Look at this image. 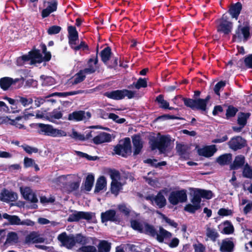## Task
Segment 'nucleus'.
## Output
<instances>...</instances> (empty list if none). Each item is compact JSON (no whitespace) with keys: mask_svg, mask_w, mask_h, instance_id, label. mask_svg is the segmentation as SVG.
<instances>
[{"mask_svg":"<svg viewBox=\"0 0 252 252\" xmlns=\"http://www.w3.org/2000/svg\"><path fill=\"white\" fill-rule=\"evenodd\" d=\"M245 162V158L243 155H240L235 157L234 160L230 165L231 170H237L243 166Z\"/></svg>","mask_w":252,"mask_h":252,"instance_id":"obj_26","label":"nucleus"},{"mask_svg":"<svg viewBox=\"0 0 252 252\" xmlns=\"http://www.w3.org/2000/svg\"><path fill=\"white\" fill-rule=\"evenodd\" d=\"M131 138L133 146V156H136L141 152L143 147V143L141 136L139 134H134L132 136Z\"/></svg>","mask_w":252,"mask_h":252,"instance_id":"obj_16","label":"nucleus"},{"mask_svg":"<svg viewBox=\"0 0 252 252\" xmlns=\"http://www.w3.org/2000/svg\"><path fill=\"white\" fill-rule=\"evenodd\" d=\"M242 176L244 178L252 179V167L247 163L243 169Z\"/></svg>","mask_w":252,"mask_h":252,"instance_id":"obj_44","label":"nucleus"},{"mask_svg":"<svg viewBox=\"0 0 252 252\" xmlns=\"http://www.w3.org/2000/svg\"><path fill=\"white\" fill-rule=\"evenodd\" d=\"M6 119H8L7 122H8L10 125L14 126L19 129L25 128V126L23 125V122L22 123L18 122L23 119V117L18 116L16 117L15 119H11L8 117H6Z\"/></svg>","mask_w":252,"mask_h":252,"instance_id":"obj_39","label":"nucleus"},{"mask_svg":"<svg viewBox=\"0 0 252 252\" xmlns=\"http://www.w3.org/2000/svg\"><path fill=\"white\" fill-rule=\"evenodd\" d=\"M135 83V88L137 90L141 88H146L147 87V81L146 78H139Z\"/></svg>","mask_w":252,"mask_h":252,"instance_id":"obj_55","label":"nucleus"},{"mask_svg":"<svg viewBox=\"0 0 252 252\" xmlns=\"http://www.w3.org/2000/svg\"><path fill=\"white\" fill-rule=\"evenodd\" d=\"M106 180L105 177L102 176L98 178L95 184V189L94 190V193H97L101 190L103 189L106 187Z\"/></svg>","mask_w":252,"mask_h":252,"instance_id":"obj_34","label":"nucleus"},{"mask_svg":"<svg viewBox=\"0 0 252 252\" xmlns=\"http://www.w3.org/2000/svg\"><path fill=\"white\" fill-rule=\"evenodd\" d=\"M19 242V237L16 232L11 231L7 235L5 243L7 244L14 243L17 244Z\"/></svg>","mask_w":252,"mask_h":252,"instance_id":"obj_40","label":"nucleus"},{"mask_svg":"<svg viewBox=\"0 0 252 252\" xmlns=\"http://www.w3.org/2000/svg\"><path fill=\"white\" fill-rule=\"evenodd\" d=\"M98 53V45H97L96 47V54L94 59L90 58L87 62V64L88 65L89 67L86 68L84 69L85 72L87 74H92L94 73L95 72V68L93 66L92 63L94 62V64L96 65L98 62L97 54Z\"/></svg>","mask_w":252,"mask_h":252,"instance_id":"obj_27","label":"nucleus"},{"mask_svg":"<svg viewBox=\"0 0 252 252\" xmlns=\"http://www.w3.org/2000/svg\"><path fill=\"white\" fill-rule=\"evenodd\" d=\"M58 240L62 245L67 249H71L75 245L74 236H68L66 232H63L58 236Z\"/></svg>","mask_w":252,"mask_h":252,"instance_id":"obj_14","label":"nucleus"},{"mask_svg":"<svg viewBox=\"0 0 252 252\" xmlns=\"http://www.w3.org/2000/svg\"><path fill=\"white\" fill-rule=\"evenodd\" d=\"M86 118L85 112L82 110L75 111L68 114V120L69 121H80Z\"/></svg>","mask_w":252,"mask_h":252,"instance_id":"obj_31","label":"nucleus"},{"mask_svg":"<svg viewBox=\"0 0 252 252\" xmlns=\"http://www.w3.org/2000/svg\"><path fill=\"white\" fill-rule=\"evenodd\" d=\"M42 80V85L43 86H50L55 83V80L51 76L41 75L40 77Z\"/></svg>","mask_w":252,"mask_h":252,"instance_id":"obj_41","label":"nucleus"},{"mask_svg":"<svg viewBox=\"0 0 252 252\" xmlns=\"http://www.w3.org/2000/svg\"><path fill=\"white\" fill-rule=\"evenodd\" d=\"M155 101L159 104V107L162 109H166L168 108L169 102L164 99V95L159 94L157 96Z\"/></svg>","mask_w":252,"mask_h":252,"instance_id":"obj_45","label":"nucleus"},{"mask_svg":"<svg viewBox=\"0 0 252 252\" xmlns=\"http://www.w3.org/2000/svg\"><path fill=\"white\" fill-rule=\"evenodd\" d=\"M145 233L152 237L156 236L157 240L159 243H163L164 239H170L172 234L169 231L160 226L159 228V233H158L155 227L148 223L145 224Z\"/></svg>","mask_w":252,"mask_h":252,"instance_id":"obj_4","label":"nucleus"},{"mask_svg":"<svg viewBox=\"0 0 252 252\" xmlns=\"http://www.w3.org/2000/svg\"><path fill=\"white\" fill-rule=\"evenodd\" d=\"M226 85L225 81H220L218 82L215 86L214 91L215 93L218 95L220 96V90L222 88L225 87Z\"/></svg>","mask_w":252,"mask_h":252,"instance_id":"obj_58","label":"nucleus"},{"mask_svg":"<svg viewBox=\"0 0 252 252\" xmlns=\"http://www.w3.org/2000/svg\"><path fill=\"white\" fill-rule=\"evenodd\" d=\"M74 241L75 244L78 243L82 246L85 245L88 243V239L81 234H78L74 237Z\"/></svg>","mask_w":252,"mask_h":252,"instance_id":"obj_54","label":"nucleus"},{"mask_svg":"<svg viewBox=\"0 0 252 252\" xmlns=\"http://www.w3.org/2000/svg\"><path fill=\"white\" fill-rule=\"evenodd\" d=\"M112 54V50L110 47L107 46L104 48L100 53L102 62L106 64L110 60Z\"/></svg>","mask_w":252,"mask_h":252,"instance_id":"obj_33","label":"nucleus"},{"mask_svg":"<svg viewBox=\"0 0 252 252\" xmlns=\"http://www.w3.org/2000/svg\"><path fill=\"white\" fill-rule=\"evenodd\" d=\"M236 66L241 69H244L246 67L252 69V54H249L238 60L236 62Z\"/></svg>","mask_w":252,"mask_h":252,"instance_id":"obj_19","label":"nucleus"},{"mask_svg":"<svg viewBox=\"0 0 252 252\" xmlns=\"http://www.w3.org/2000/svg\"><path fill=\"white\" fill-rule=\"evenodd\" d=\"M191 204H188L184 207V210L191 214H194L195 212L201 208V204L198 201L194 200V197L193 196L191 199Z\"/></svg>","mask_w":252,"mask_h":252,"instance_id":"obj_28","label":"nucleus"},{"mask_svg":"<svg viewBox=\"0 0 252 252\" xmlns=\"http://www.w3.org/2000/svg\"><path fill=\"white\" fill-rule=\"evenodd\" d=\"M217 149L216 145L205 146L202 148L197 150V153L200 156L206 158H210L214 155Z\"/></svg>","mask_w":252,"mask_h":252,"instance_id":"obj_20","label":"nucleus"},{"mask_svg":"<svg viewBox=\"0 0 252 252\" xmlns=\"http://www.w3.org/2000/svg\"><path fill=\"white\" fill-rule=\"evenodd\" d=\"M187 191L185 189L172 191L170 192L168 200L173 205H176L179 203H183L187 201Z\"/></svg>","mask_w":252,"mask_h":252,"instance_id":"obj_9","label":"nucleus"},{"mask_svg":"<svg viewBox=\"0 0 252 252\" xmlns=\"http://www.w3.org/2000/svg\"><path fill=\"white\" fill-rule=\"evenodd\" d=\"M229 147L234 151L242 149L247 146V140L241 136L233 137L228 142Z\"/></svg>","mask_w":252,"mask_h":252,"instance_id":"obj_12","label":"nucleus"},{"mask_svg":"<svg viewBox=\"0 0 252 252\" xmlns=\"http://www.w3.org/2000/svg\"><path fill=\"white\" fill-rule=\"evenodd\" d=\"M171 138L168 135H161L158 138L153 137L149 140L151 150L158 149L161 154L164 153L171 143Z\"/></svg>","mask_w":252,"mask_h":252,"instance_id":"obj_3","label":"nucleus"},{"mask_svg":"<svg viewBox=\"0 0 252 252\" xmlns=\"http://www.w3.org/2000/svg\"><path fill=\"white\" fill-rule=\"evenodd\" d=\"M223 224L224 225L226 226L223 228L221 233L228 235L232 234L234 232V228L230 221L225 220L223 222Z\"/></svg>","mask_w":252,"mask_h":252,"instance_id":"obj_43","label":"nucleus"},{"mask_svg":"<svg viewBox=\"0 0 252 252\" xmlns=\"http://www.w3.org/2000/svg\"><path fill=\"white\" fill-rule=\"evenodd\" d=\"M232 238H226L222 240L220 250L221 252H233L234 244Z\"/></svg>","mask_w":252,"mask_h":252,"instance_id":"obj_25","label":"nucleus"},{"mask_svg":"<svg viewBox=\"0 0 252 252\" xmlns=\"http://www.w3.org/2000/svg\"><path fill=\"white\" fill-rule=\"evenodd\" d=\"M71 212L73 213L69 215L67 220L68 222H78L81 220H85L88 222H97L95 213L94 212L76 210H71Z\"/></svg>","mask_w":252,"mask_h":252,"instance_id":"obj_5","label":"nucleus"},{"mask_svg":"<svg viewBox=\"0 0 252 252\" xmlns=\"http://www.w3.org/2000/svg\"><path fill=\"white\" fill-rule=\"evenodd\" d=\"M157 213L159 214L161 216L162 219L165 221V222L168 223L170 226L174 227L177 228L178 227V223L174 221V220H172L168 218L167 217H166L165 215L161 213H159L158 211H157Z\"/></svg>","mask_w":252,"mask_h":252,"instance_id":"obj_59","label":"nucleus"},{"mask_svg":"<svg viewBox=\"0 0 252 252\" xmlns=\"http://www.w3.org/2000/svg\"><path fill=\"white\" fill-rule=\"evenodd\" d=\"M176 149L179 155L183 157L187 154L188 147L187 146L178 143L176 145Z\"/></svg>","mask_w":252,"mask_h":252,"instance_id":"obj_50","label":"nucleus"},{"mask_svg":"<svg viewBox=\"0 0 252 252\" xmlns=\"http://www.w3.org/2000/svg\"><path fill=\"white\" fill-rule=\"evenodd\" d=\"M121 183L118 181H112L111 183V191L112 193L117 195L120 190Z\"/></svg>","mask_w":252,"mask_h":252,"instance_id":"obj_51","label":"nucleus"},{"mask_svg":"<svg viewBox=\"0 0 252 252\" xmlns=\"http://www.w3.org/2000/svg\"><path fill=\"white\" fill-rule=\"evenodd\" d=\"M34 128L38 133L41 135L53 137H60L66 136V133L64 130L58 129L48 124L36 123L34 124Z\"/></svg>","mask_w":252,"mask_h":252,"instance_id":"obj_2","label":"nucleus"},{"mask_svg":"<svg viewBox=\"0 0 252 252\" xmlns=\"http://www.w3.org/2000/svg\"><path fill=\"white\" fill-rule=\"evenodd\" d=\"M108 173L110 175L112 181H118L120 179V173L115 169H109Z\"/></svg>","mask_w":252,"mask_h":252,"instance_id":"obj_49","label":"nucleus"},{"mask_svg":"<svg viewBox=\"0 0 252 252\" xmlns=\"http://www.w3.org/2000/svg\"><path fill=\"white\" fill-rule=\"evenodd\" d=\"M193 247L194 252H205L206 247L201 243L198 242L197 244H194Z\"/></svg>","mask_w":252,"mask_h":252,"instance_id":"obj_64","label":"nucleus"},{"mask_svg":"<svg viewBox=\"0 0 252 252\" xmlns=\"http://www.w3.org/2000/svg\"><path fill=\"white\" fill-rule=\"evenodd\" d=\"M251 116V113H244V112H240L238 115L237 123L240 126H242V127H244L247 123V120Z\"/></svg>","mask_w":252,"mask_h":252,"instance_id":"obj_37","label":"nucleus"},{"mask_svg":"<svg viewBox=\"0 0 252 252\" xmlns=\"http://www.w3.org/2000/svg\"><path fill=\"white\" fill-rule=\"evenodd\" d=\"M193 196L194 197V200L198 201L201 204V198L210 199L213 197L214 194L210 190L197 188L194 189Z\"/></svg>","mask_w":252,"mask_h":252,"instance_id":"obj_13","label":"nucleus"},{"mask_svg":"<svg viewBox=\"0 0 252 252\" xmlns=\"http://www.w3.org/2000/svg\"><path fill=\"white\" fill-rule=\"evenodd\" d=\"M67 32L69 44L71 48L74 50L76 45V41L79 39L78 32L76 27L71 25L67 27Z\"/></svg>","mask_w":252,"mask_h":252,"instance_id":"obj_15","label":"nucleus"},{"mask_svg":"<svg viewBox=\"0 0 252 252\" xmlns=\"http://www.w3.org/2000/svg\"><path fill=\"white\" fill-rule=\"evenodd\" d=\"M114 154L126 158L132 153L131 141L129 137H125L119 141V143L114 147Z\"/></svg>","mask_w":252,"mask_h":252,"instance_id":"obj_6","label":"nucleus"},{"mask_svg":"<svg viewBox=\"0 0 252 252\" xmlns=\"http://www.w3.org/2000/svg\"><path fill=\"white\" fill-rule=\"evenodd\" d=\"M94 181V176L90 174L86 177L84 183V189L87 191L91 190Z\"/></svg>","mask_w":252,"mask_h":252,"instance_id":"obj_38","label":"nucleus"},{"mask_svg":"<svg viewBox=\"0 0 252 252\" xmlns=\"http://www.w3.org/2000/svg\"><path fill=\"white\" fill-rule=\"evenodd\" d=\"M21 194L24 199L26 200L30 201L32 203H36L38 201L36 195L32 193V190L29 187H26L24 189L21 188Z\"/></svg>","mask_w":252,"mask_h":252,"instance_id":"obj_22","label":"nucleus"},{"mask_svg":"<svg viewBox=\"0 0 252 252\" xmlns=\"http://www.w3.org/2000/svg\"><path fill=\"white\" fill-rule=\"evenodd\" d=\"M62 30V28L59 26L54 25L50 27L47 30V33L49 35L56 34L59 33Z\"/></svg>","mask_w":252,"mask_h":252,"instance_id":"obj_56","label":"nucleus"},{"mask_svg":"<svg viewBox=\"0 0 252 252\" xmlns=\"http://www.w3.org/2000/svg\"><path fill=\"white\" fill-rule=\"evenodd\" d=\"M71 136L72 138L76 140H79L81 141H84L85 140L84 135L78 133L74 129L72 131Z\"/></svg>","mask_w":252,"mask_h":252,"instance_id":"obj_63","label":"nucleus"},{"mask_svg":"<svg viewBox=\"0 0 252 252\" xmlns=\"http://www.w3.org/2000/svg\"><path fill=\"white\" fill-rule=\"evenodd\" d=\"M242 9V3L240 2H237L230 5L227 12L231 16V18L237 20Z\"/></svg>","mask_w":252,"mask_h":252,"instance_id":"obj_18","label":"nucleus"},{"mask_svg":"<svg viewBox=\"0 0 252 252\" xmlns=\"http://www.w3.org/2000/svg\"><path fill=\"white\" fill-rule=\"evenodd\" d=\"M180 120L181 119V118L178 117L177 116H174V115H171L169 114H164L161 116H159L157 118L156 120H161V121H164L166 120Z\"/></svg>","mask_w":252,"mask_h":252,"instance_id":"obj_60","label":"nucleus"},{"mask_svg":"<svg viewBox=\"0 0 252 252\" xmlns=\"http://www.w3.org/2000/svg\"><path fill=\"white\" fill-rule=\"evenodd\" d=\"M80 252H97L96 248L94 246L83 245L79 248Z\"/></svg>","mask_w":252,"mask_h":252,"instance_id":"obj_62","label":"nucleus"},{"mask_svg":"<svg viewBox=\"0 0 252 252\" xmlns=\"http://www.w3.org/2000/svg\"><path fill=\"white\" fill-rule=\"evenodd\" d=\"M60 109V108L54 109L52 112L47 113L46 119L49 121L54 123L55 120H59L62 118L63 114Z\"/></svg>","mask_w":252,"mask_h":252,"instance_id":"obj_29","label":"nucleus"},{"mask_svg":"<svg viewBox=\"0 0 252 252\" xmlns=\"http://www.w3.org/2000/svg\"><path fill=\"white\" fill-rule=\"evenodd\" d=\"M131 227L135 230H138L142 232L143 226L140 222L137 220H132L130 221Z\"/></svg>","mask_w":252,"mask_h":252,"instance_id":"obj_61","label":"nucleus"},{"mask_svg":"<svg viewBox=\"0 0 252 252\" xmlns=\"http://www.w3.org/2000/svg\"><path fill=\"white\" fill-rule=\"evenodd\" d=\"M104 95L108 98L114 100H121L124 98L123 90H117L110 92H107L104 93Z\"/></svg>","mask_w":252,"mask_h":252,"instance_id":"obj_30","label":"nucleus"},{"mask_svg":"<svg viewBox=\"0 0 252 252\" xmlns=\"http://www.w3.org/2000/svg\"><path fill=\"white\" fill-rule=\"evenodd\" d=\"M17 199V194L16 193L9 191L6 189H3L0 193V199L4 202L14 201Z\"/></svg>","mask_w":252,"mask_h":252,"instance_id":"obj_21","label":"nucleus"},{"mask_svg":"<svg viewBox=\"0 0 252 252\" xmlns=\"http://www.w3.org/2000/svg\"><path fill=\"white\" fill-rule=\"evenodd\" d=\"M163 191L164 190L159 191L156 195H149L146 197V199L150 201L152 204L155 203L158 208H162L167 204L166 198L163 194Z\"/></svg>","mask_w":252,"mask_h":252,"instance_id":"obj_10","label":"nucleus"},{"mask_svg":"<svg viewBox=\"0 0 252 252\" xmlns=\"http://www.w3.org/2000/svg\"><path fill=\"white\" fill-rule=\"evenodd\" d=\"M32 102L33 100L32 98H27L23 96H17V103H19L20 105L21 104L24 107L32 104Z\"/></svg>","mask_w":252,"mask_h":252,"instance_id":"obj_53","label":"nucleus"},{"mask_svg":"<svg viewBox=\"0 0 252 252\" xmlns=\"http://www.w3.org/2000/svg\"><path fill=\"white\" fill-rule=\"evenodd\" d=\"M210 98V95H207L205 98L191 99L183 97L181 95L176 96L173 99L175 103L178 104L177 101H183L185 106L190 108L192 110H199L207 113V104Z\"/></svg>","mask_w":252,"mask_h":252,"instance_id":"obj_1","label":"nucleus"},{"mask_svg":"<svg viewBox=\"0 0 252 252\" xmlns=\"http://www.w3.org/2000/svg\"><path fill=\"white\" fill-rule=\"evenodd\" d=\"M101 220L102 223L108 221L114 222L119 223L122 221V219L119 214H116V212L114 209H109L101 213Z\"/></svg>","mask_w":252,"mask_h":252,"instance_id":"obj_11","label":"nucleus"},{"mask_svg":"<svg viewBox=\"0 0 252 252\" xmlns=\"http://www.w3.org/2000/svg\"><path fill=\"white\" fill-rule=\"evenodd\" d=\"M47 3L48 4L46 7L47 9L52 13L57 11L58 3L57 0H51V1H47Z\"/></svg>","mask_w":252,"mask_h":252,"instance_id":"obj_57","label":"nucleus"},{"mask_svg":"<svg viewBox=\"0 0 252 252\" xmlns=\"http://www.w3.org/2000/svg\"><path fill=\"white\" fill-rule=\"evenodd\" d=\"M85 74L86 73L85 72L84 69L80 70L75 74L73 84H77L83 82L86 78Z\"/></svg>","mask_w":252,"mask_h":252,"instance_id":"obj_47","label":"nucleus"},{"mask_svg":"<svg viewBox=\"0 0 252 252\" xmlns=\"http://www.w3.org/2000/svg\"><path fill=\"white\" fill-rule=\"evenodd\" d=\"M228 19L227 15L224 13L220 19L216 20V23L218 24L216 27L218 32L228 35L232 32L233 24Z\"/></svg>","mask_w":252,"mask_h":252,"instance_id":"obj_7","label":"nucleus"},{"mask_svg":"<svg viewBox=\"0 0 252 252\" xmlns=\"http://www.w3.org/2000/svg\"><path fill=\"white\" fill-rule=\"evenodd\" d=\"M19 79H13L9 77H4L0 79V87L3 91L8 90L9 88L19 81Z\"/></svg>","mask_w":252,"mask_h":252,"instance_id":"obj_23","label":"nucleus"},{"mask_svg":"<svg viewBox=\"0 0 252 252\" xmlns=\"http://www.w3.org/2000/svg\"><path fill=\"white\" fill-rule=\"evenodd\" d=\"M251 35L250 26L246 25L242 27L241 25H239L235 30V34L232 36V41L238 42L243 41L244 42H246L251 38Z\"/></svg>","mask_w":252,"mask_h":252,"instance_id":"obj_8","label":"nucleus"},{"mask_svg":"<svg viewBox=\"0 0 252 252\" xmlns=\"http://www.w3.org/2000/svg\"><path fill=\"white\" fill-rule=\"evenodd\" d=\"M93 142L96 145L105 142H109L111 141V135L105 132H101L99 134L94 137L93 139Z\"/></svg>","mask_w":252,"mask_h":252,"instance_id":"obj_24","label":"nucleus"},{"mask_svg":"<svg viewBox=\"0 0 252 252\" xmlns=\"http://www.w3.org/2000/svg\"><path fill=\"white\" fill-rule=\"evenodd\" d=\"M3 218L8 220L9 223L11 225H20V219L16 215H10L7 213L2 215Z\"/></svg>","mask_w":252,"mask_h":252,"instance_id":"obj_36","label":"nucleus"},{"mask_svg":"<svg viewBox=\"0 0 252 252\" xmlns=\"http://www.w3.org/2000/svg\"><path fill=\"white\" fill-rule=\"evenodd\" d=\"M31 60L32 62H36L39 63V61L42 59V54L38 49H33L30 51Z\"/></svg>","mask_w":252,"mask_h":252,"instance_id":"obj_42","label":"nucleus"},{"mask_svg":"<svg viewBox=\"0 0 252 252\" xmlns=\"http://www.w3.org/2000/svg\"><path fill=\"white\" fill-rule=\"evenodd\" d=\"M232 158L231 154H224L218 157L216 159V161L220 165H228L231 163Z\"/></svg>","mask_w":252,"mask_h":252,"instance_id":"obj_32","label":"nucleus"},{"mask_svg":"<svg viewBox=\"0 0 252 252\" xmlns=\"http://www.w3.org/2000/svg\"><path fill=\"white\" fill-rule=\"evenodd\" d=\"M97 248V252H109L111 248V244L106 240H100Z\"/></svg>","mask_w":252,"mask_h":252,"instance_id":"obj_35","label":"nucleus"},{"mask_svg":"<svg viewBox=\"0 0 252 252\" xmlns=\"http://www.w3.org/2000/svg\"><path fill=\"white\" fill-rule=\"evenodd\" d=\"M158 160L156 159H151L147 158L144 160V162L146 163H148L151 165V166L157 168L159 166H165L166 165V162L165 161L157 162Z\"/></svg>","mask_w":252,"mask_h":252,"instance_id":"obj_46","label":"nucleus"},{"mask_svg":"<svg viewBox=\"0 0 252 252\" xmlns=\"http://www.w3.org/2000/svg\"><path fill=\"white\" fill-rule=\"evenodd\" d=\"M238 112V109L233 105H229L226 111V118L229 119L234 117Z\"/></svg>","mask_w":252,"mask_h":252,"instance_id":"obj_48","label":"nucleus"},{"mask_svg":"<svg viewBox=\"0 0 252 252\" xmlns=\"http://www.w3.org/2000/svg\"><path fill=\"white\" fill-rule=\"evenodd\" d=\"M206 235L211 240L215 242L219 236V234L214 229L208 228L207 229Z\"/></svg>","mask_w":252,"mask_h":252,"instance_id":"obj_52","label":"nucleus"},{"mask_svg":"<svg viewBox=\"0 0 252 252\" xmlns=\"http://www.w3.org/2000/svg\"><path fill=\"white\" fill-rule=\"evenodd\" d=\"M44 242V239L40 237L36 231L31 232L25 237V243L28 245L31 244L41 243Z\"/></svg>","mask_w":252,"mask_h":252,"instance_id":"obj_17","label":"nucleus"}]
</instances>
